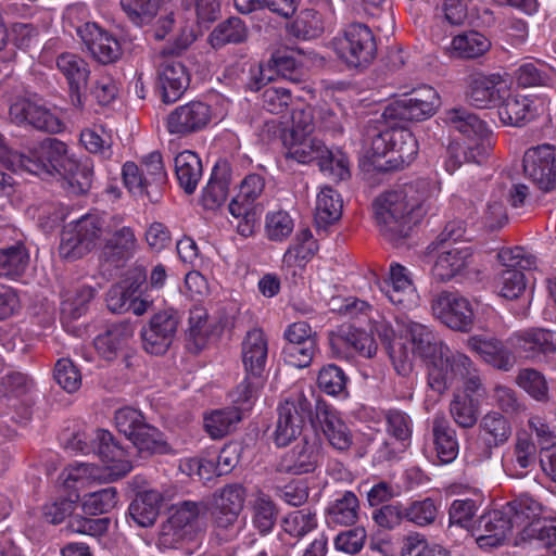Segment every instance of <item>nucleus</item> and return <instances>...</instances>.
<instances>
[{
  "label": "nucleus",
  "mask_w": 556,
  "mask_h": 556,
  "mask_svg": "<svg viewBox=\"0 0 556 556\" xmlns=\"http://www.w3.org/2000/svg\"><path fill=\"white\" fill-rule=\"evenodd\" d=\"M440 192L438 180L419 178L379 195L374 207L380 233L391 242L407 237L412 227L427 213L429 201Z\"/></svg>",
  "instance_id": "f257e3e1"
},
{
  "label": "nucleus",
  "mask_w": 556,
  "mask_h": 556,
  "mask_svg": "<svg viewBox=\"0 0 556 556\" xmlns=\"http://www.w3.org/2000/svg\"><path fill=\"white\" fill-rule=\"evenodd\" d=\"M397 324L402 336L412 345V354L428 361V384L433 391L443 393L455 379L469 372L470 358L451 351L428 326L407 317L397 319Z\"/></svg>",
  "instance_id": "f03ea898"
},
{
  "label": "nucleus",
  "mask_w": 556,
  "mask_h": 556,
  "mask_svg": "<svg viewBox=\"0 0 556 556\" xmlns=\"http://www.w3.org/2000/svg\"><path fill=\"white\" fill-rule=\"evenodd\" d=\"M443 122L465 136V156L477 164L482 163L494 146L493 134L476 114L464 108H453L444 112Z\"/></svg>",
  "instance_id": "7ed1b4c3"
},
{
  "label": "nucleus",
  "mask_w": 556,
  "mask_h": 556,
  "mask_svg": "<svg viewBox=\"0 0 556 556\" xmlns=\"http://www.w3.org/2000/svg\"><path fill=\"white\" fill-rule=\"evenodd\" d=\"M104 231V218L97 212L71 220L62 230L60 256L70 261L85 256L96 248Z\"/></svg>",
  "instance_id": "20e7f679"
},
{
  "label": "nucleus",
  "mask_w": 556,
  "mask_h": 556,
  "mask_svg": "<svg viewBox=\"0 0 556 556\" xmlns=\"http://www.w3.org/2000/svg\"><path fill=\"white\" fill-rule=\"evenodd\" d=\"M330 47L336 55L350 67L368 65L377 51L374 34L363 23L349 24L332 38Z\"/></svg>",
  "instance_id": "39448f33"
},
{
  "label": "nucleus",
  "mask_w": 556,
  "mask_h": 556,
  "mask_svg": "<svg viewBox=\"0 0 556 556\" xmlns=\"http://www.w3.org/2000/svg\"><path fill=\"white\" fill-rule=\"evenodd\" d=\"M371 149L377 156L390 154L388 163L393 169H402L409 165L418 153V143L407 129H388L377 135L371 142Z\"/></svg>",
  "instance_id": "423d86ee"
},
{
  "label": "nucleus",
  "mask_w": 556,
  "mask_h": 556,
  "mask_svg": "<svg viewBox=\"0 0 556 556\" xmlns=\"http://www.w3.org/2000/svg\"><path fill=\"white\" fill-rule=\"evenodd\" d=\"M312 404L302 391L292 392L278 408V420L274 441L286 446L302 431L305 419L311 415Z\"/></svg>",
  "instance_id": "0eeeda50"
},
{
  "label": "nucleus",
  "mask_w": 556,
  "mask_h": 556,
  "mask_svg": "<svg viewBox=\"0 0 556 556\" xmlns=\"http://www.w3.org/2000/svg\"><path fill=\"white\" fill-rule=\"evenodd\" d=\"M431 309L437 319L453 330L468 332L473 326V305L458 293H439L431 302Z\"/></svg>",
  "instance_id": "6e6552de"
},
{
  "label": "nucleus",
  "mask_w": 556,
  "mask_h": 556,
  "mask_svg": "<svg viewBox=\"0 0 556 556\" xmlns=\"http://www.w3.org/2000/svg\"><path fill=\"white\" fill-rule=\"evenodd\" d=\"M92 440L97 442L94 452L103 463L101 471L105 475L104 479L117 480L132 469L129 452L115 442L111 432L98 429Z\"/></svg>",
  "instance_id": "1a4fd4ad"
},
{
  "label": "nucleus",
  "mask_w": 556,
  "mask_h": 556,
  "mask_svg": "<svg viewBox=\"0 0 556 556\" xmlns=\"http://www.w3.org/2000/svg\"><path fill=\"white\" fill-rule=\"evenodd\" d=\"M507 343L526 359L536 361L556 352V331L536 327L521 329L514 331Z\"/></svg>",
  "instance_id": "9d476101"
},
{
  "label": "nucleus",
  "mask_w": 556,
  "mask_h": 556,
  "mask_svg": "<svg viewBox=\"0 0 556 556\" xmlns=\"http://www.w3.org/2000/svg\"><path fill=\"white\" fill-rule=\"evenodd\" d=\"M523 170L541 190L549 191L556 185V150L551 144L530 148L523 156Z\"/></svg>",
  "instance_id": "9b49d317"
},
{
  "label": "nucleus",
  "mask_w": 556,
  "mask_h": 556,
  "mask_svg": "<svg viewBox=\"0 0 556 556\" xmlns=\"http://www.w3.org/2000/svg\"><path fill=\"white\" fill-rule=\"evenodd\" d=\"M440 105L441 99L437 90L430 86H424L414 90L409 97L396 101L394 106L388 108L384 115L422 121L434 115Z\"/></svg>",
  "instance_id": "f8f14e48"
},
{
  "label": "nucleus",
  "mask_w": 556,
  "mask_h": 556,
  "mask_svg": "<svg viewBox=\"0 0 556 556\" xmlns=\"http://www.w3.org/2000/svg\"><path fill=\"white\" fill-rule=\"evenodd\" d=\"M18 163L34 174H39L42 169L47 173L55 172L63 175L65 170H71L73 166H76L75 157L68 153L67 146L54 138L41 142L37 163L29 159H20Z\"/></svg>",
  "instance_id": "ddd939ff"
},
{
  "label": "nucleus",
  "mask_w": 556,
  "mask_h": 556,
  "mask_svg": "<svg viewBox=\"0 0 556 556\" xmlns=\"http://www.w3.org/2000/svg\"><path fill=\"white\" fill-rule=\"evenodd\" d=\"M329 344L333 355L340 358H350L355 353L369 358L377 352L372 334L352 326H342L331 332Z\"/></svg>",
  "instance_id": "4468645a"
},
{
  "label": "nucleus",
  "mask_w": 556,
  "mask_h": 556,
  "mask_svg": "<svg viewBox=\"0 0 556 556\" xmlns=\"http://www.w3.org/2000/svg\"><path fill=\"white\" fill-rule=\"evenodd\" d=\"M10 117L17 125L27 124L38 130L51 134H58L64 129V123L59 116L27 99H20L11 104Z\"/></svg>",
  "instance_id": "2eb2a0df"
},
{
  "label": "nucleus",
  "mask_w": 556,
  "mask_h": 556,
  "mask_svg": "<svg viewBox=\"0 0 556 556\" xmlns=\"http://www.w3.org/2000/svg\"><path fill=\"white\" fill-rule=\"evenodd\" d=\"M181 8L188 16L184 17L185 25L181 27L179 37L176 38V50L186 49L201 34L200 24L211 23L220 14L219 0H197L194 13L187 1H181Z\"/></svg>",
  "instance_id": "dca6fc26"
},
{
  "label": "nucleus",
  "mask_w": 556,
  "mask_h": 556,
  "mask_svg": "<svg viewBox=\"0 0 556 556\" xmlns=\"http://www.w3.org/2000/svg\"><path fill=\"white\" fill-rule=\"evenodd\" d=\"M381 291L393 305L402 309H410L418 305L419 295L412 274L401 264L390 265L389 278L384 280Z\"/></svg>",
  "instance_id": "f3484780"
},
{
  "label": "nucleus",
  "mask_w": 556,
  "mask_h": 556,
  "mask_svg": "<svg viewBox=\"0 0 556 556\" xmlns=\"http://www.w3.org/2000/svg\"><path fill=\"white\" fill-rule=\"evenodd\" d=\"M513 530L514 526L504 506L483 514L472 531V536L480 548L486 549L502 545Z\"/></svg>",
  "instance_id": "a211bd4d"
},
{
  "label": "nucleus",
  "mask_w": 556,
  "mask_h": 556,
  "mask_svg": "<svg viewBox=\"0 0 556 556\" xmlns=\"http://www.w3.org/2000/svg\"><path fill=\"white\" fill-rule=\"evenodd\" d=\"M544 101L529 96L507 93L498 103V117L506 126H521L544 111Z\"/></svg>",
  "instance_id": "6ab92c4d"
},
{
  "label": "nucleus",
  "mask_w": 556,
  "mask_h": 556,
  "mask_svg": "<svg viewBox=\"0 0 556 556\" xmlns=\"http://www.w3.org/2000/svg\"><path fill=\"white\" fill-rule=\"evenodd\" d=\"M75 28L88 51L100 63H112L119 58L121 46L117 39L96 23L87 22Z\"/></svg>",
  "instance_id": "aec40b11"
},
{
  "label": "nucleus",
  "mask_w": 556,
  "mask_h": 556,
  "mask_svg": "<svg viewBox=\"0 0 556 556\" xmlns=\"http://www.w3.org/2000/svg\"><path fill=\"white\" fill-rule=\"evenodd\" d=\"M536 445L527 430H519L510 451L503 456V468L511 478H523L534 466Z\"/></svg>",
  "instance_id": "412c9836"
},
{
  "label": "nucleus",
  "mask_w": 556,
  "mask_h": 556,
  "mask_svg": "<svg viewBox=\"0 0 556 556\" xmlns=\"http://www.w3.org/2000/svg\"><path fill=\"white\" fill-rule=\"evenodd\" d=\"M333 15L334 12L330 3H326L319 9H304L291 23L290 33L304 40L317 38L333 25Z\"/></svg>",
  "instance_id": "4be33fe9"
},
{
  "label": "nucleus",
  "mask_w": 556,
  "mask_h": 556,
  "mask_svg": "<svg viewBox=\"0 0 556 556\" xmlns=\"http://www.w3.org/2000/svg\"><path fill=\"white\" fill-rule=\"evenodd\" d=\"M467 346L496 369L509 371L516 364L515 354L494 337L471 336L467 339Z\"/></svg>",
  "instance_id": "5701e85b"
},
{
  "label": "nucleus",
  "mask_w": 556,
  "mask_h": 556,
  "mask_svg": "<svg viewBox=\"0 0 556 556\" xmlns=\"http://www.w3.org/2000/svg\"><path fill=\"white\" fill-rule=\"evenodd\" d=\"M506 93L507 84L498 74H476L470 79L468 97L477 108L496 105Z\"/></svg>",
  "instance_id": "b1692460"
},
{
  "label": "nucleus",
  "mask_w": 556,
  "mask_h": 556,
  "mask_svg": "<svg viewBox=\"0 0 556 556\" xmlns=\"http://www.w3.org/2000/svg\"><path fill=\"white\" fill-rule=\"evenodd\" d=\"M223 329L220 321L208 318L205 308L194 306L189 316L188 350L192 353L200 352L211 338L220 336Z\"/></svg>",
  "instance_id": "393cba45"
},
{
  "label": "nucleus",
  "mask_w": 556,
  "mask_h": 556,
  "mask_svg": "<svg viewBox=\"0 0 556 556\" xmlns=\"http://www.w3.org/2000/svg\"><path fill=\"white\" fill-rule=\"evenodd\" d=\"M148 353L164 354L174 342V317L170 312L155 314L141 333Z\"/></svg>",
  "instance_id": "a878e982"
},
{
  "label": "nucleus",
  "mask_w": 556,
  "mask_h": 556,
  "mask_svg": "<svg viewBox=\"0 0 556 556\" xmlns=\"http://www.w3.org/2000/svg\"><path fill=\"white\" fill-rule=\"evenodd\" d=\"M471 251L464 247L442 248L438 251L431 273L438 281L446 282L464 274L469 265Z\"/></svg>",
  "instance_id": "bb28decb"
},
{
  "label": "nucleus",
  "mask_w": 556,
  "mask_h": 556,
  "mask_svg": "<svg viewBox=\"0 0 556 556\" xmlns=\"http://www.w3.org/2000/svg\"><path fill=\"white\" fill-rule=\"evenodd\" d=\"M268 355V342L264 331L253 328L247 332L241 344L242 363L247 374L262 377Z\"/></svg>",
  "instance_id": "cd10ccee"
},
{
  "label": "nucleus",
  "mask_w": 556,
  "mask_h": 556,
  "mask_svg": "<svg viewBox=\"0 0 556 556\" xmlns=\"http://www.w3.org/2000/svg\"><path fill=\"white\" fill-rule=\"evenodd\" d=\"M56 67L67 80L73 105H81V90L87 86L89 68L86 61L71 52L61 53L56 58Z\"/></svg>",
  "instance_id": "c85d7f7f"
},
{
  "label": "nucleus",
  "mask_w": 556,
  "mask_h": 556,
  "mask_svg": "<svg viewBox=\"0 0 556 556\" xmlns=\"http://www.w3.org/2000/svg\"><path fill=\"white\" fill-rule=\"evenodd\" d=\"M318 462L319 448L317 444L304 440L281 457L278 471L289 475L308 473L316 469Z\"/></svg>",
  "instance_id": "c756f323"
},
{
  "label": "nucleus",
  "mask_w": 556,
  "mask_h": 556,
  "mask_svg": "<svg viewBox=\"0 0 556 556\" xmlns=\"http://www.w3.org/2000/svg\"><path fill=\"white\" fill-rule=\"evenodd\" d=\"M206 508L200 503L185 501L176 506V543L187 541L197 546Z\"/></svg>",
  "instance_id": "7c9ffc66"
},
{
  "label": "nucleus",
  "mask_w": 556,
  "mask_h": 556,
  "mask_svg": "<svg viewBox=\"0 0 556 556\" xmlns=\"http://www.w3.org/2000/svg\"><path fill=\"white\" fill-rule=\"evenodd\" d=\"M138 242L134 230L123 226L105 240L101 257L118 267L136 252Z\"/></svg>",
  "instance_id": "2f4dec72"
},
{
  "label": "nucleus",
  "mask_w": 556,
  "mask_h": 556,
  "mask_svg": "<svg viewBox=\"0 0 556 556\" xmlns=\"http://www.w3.org/2000/svg\"><path fill=\"white\" fill-rule=\"evenodd\" d=\"M432 442L437 460L440 464H450L457 457L459 445L456 432L443 415L433 417Z\"/></svg>",
  "instance_id": "473e14b6"
},
{
  "label": "nucleus",
  "mask_w": 556,
  "mask_h": 556,
  "mask_svg": "<svg viewBox=\"0 0 556 556\" xmlns=\"http://www.w3.org/2000/svg\"><path fill=\"white\" fill-rule=\"evenodd\" d=\"M134 331V326L129 321L112 324L103 333L96 337L94 348L103 358L111 361L128 344Z\"/></svg>",
  "instance_id": "72a5a7b5"
},
{
  "label": "nucleus",
  "mask_w": 556,
  "mask_h": 556,
  "mask_svg": "<svg viewBox=\"0 0 556 556\" xmlns=\"http://www.w3.org/2000/svg\"><path fill=\"white\" fill-rule=\"evenodd\" d=\"M164 505V496L156 490L140 492L128 507L130 519L139 527L147 528L154 523Z\"/></svg>",
  "instance_id": "f704fd0d"
},
{
  "label": "nucleus",
  "mask_w": 556,
  "mask_h": 556,
  "mask_svg": "<svg viewBox=\"0 0 556 556\" xmlns=\"http://www.w3.org/2000/svg\"><path fill=\"white\" fill-rule=\"evenodd\" d=\"M287 149V157L307 164L320 160L327 153V147L312 135L282 136Z\"/></svg>",
  "instance_id": "c9c22d12"
},
{
  "label": "nucleus",
  "mask_w": 556,
  "mask_h": 556,
  "mask_svg": "<svg viewBox=\"0 0 556 556\" xmlns=\"http://www.w3.org/2000/svg\"><path fill=\"white\" fill-rule=\"evenodd\" d=\"M230 169L226 162L217 163L211 178L202 191L201 203L206 210L219 207L228 197Z\"/></svg>",
  "instance_id": "e433bc0d"
},
{
  "label": "nucleus",
  "mask_w": 556,
  "mask_h": 556,
  "mask_svg": "<svg viewBox=\"0 0 556 556\" xmlns=\"http://www.w3.org/2000/svg\"><path fill=\"white\" fill-rule=\"evenodd\" d=\"M321 429L331 446L339 451H346L352 442V433L342 420L339 413L332 408L325 407L318 412Z\"/></svg>",
  "instance_id": "4c0bfd02"
},
{
  "label": "nucleus",
  "mask_w": 556,
  "mask_h": 556,
  "mask_svg": "<svg viewBox=\"0 0 556 556\" xmlns=\"http://www.w3.org/2000/svg\"><path fill=\"white\" fill-rule=\"evenodd\" d=\"M514 529L520 534H526V528L532 520H540L543 511L542 505L529 494H521L505 505Z\"/></svg>",
  "instance_id": "58836bf2"
},
{
  "label": "nucleus",
  "mask_w": 556,
  "mask_h": 556,
  "mask_svg": "<svg viewBox=\"0 0 556 556\" xmlns=\"http://www.w3.org/2000/svg\"><path fill=\"white\" fill-rule=\"evenodd\" d=\"M358 500L351 491H344L331 501L326 509V521L332 526H351L358 517Z\"/></svg>",
  "instance_id": "ea45409f"
},
{
  "label": "nucleus",
  "mask_w": 556,
  "mask_h": 556,
  "mask_svg": "<svg viewBox=\"0 0 556 556\" xmlns=\"http://www.w3.org/2000/svg\"><path fill=\"white\" fill-rule=\"evenodd\" d=\"M104 477L105 475L101 471V468L97 466L74 463L64 468L60 475V480L66 490L77 492L96 481H109Z\"/></svg>",
  "instance_id": "a19ab883"
},
{
  "label": "nucleus",
  "mask_w": 556,
  "mask_h": 556,
  "mask_svg": "<svg viewBox=\"0 0 556 556\" xmlns=\"http://www.w3.org/2000/svg\"><path fill=\"white\" fill-rule=\"evenodd\" d=\"M211 118L208 105L191 101L176 110V134H189L205 127Z\"/></svg>",
  "instance_id": "79ce46f5"
},
{
  "label": "nucleus",
  "mask_w": 556,
  "mask_h": 556,
  "mask_svg": "<svg viewBox=\"0 0 556 556\" xmlns=\"http://www.w3.org/2000/svg\"><path fill=\"white\" fill-rule=\"evenodd\" d=\"M212 540L217 544L228 543L238 538L245 527V519L233 511H220L211 509Z\"/></svg>",
  "instance_id": "37998d69"
},
{
  "label": "nucleus",
  "mask_w": 556,
  "mask_h": 556,
  "mask_svg": "<svg viewBox=\"0 0 556 556\" xmlns=\"http://www.w3.org/2000/svg\"><path fill=\"white\" fill-rule=\"evenodd\" d=\"M490 48V39L472 30L453 37L448 50L456 58L476 59L488 52Z\"/></svg>",
  "instance_id": "c03bdc74"
},
{
  "label": "nucleus",
  "mask_w": 556,
  "mask_h": 556,
  "mask_svg": "<svg viewBox=\"0 0 556 556\" xmlns=\"http://www.w3.org/2000/svg\"><path fill=\"white\" fill-rule=\"evenodd\" d=\"M202 177V163L192 151L186 150L176 155V178L186 193L191 194Z\"/></svg>",
  "instance_id": "a18cd8bd"
},
{
  "label": "nucleus",
  "mask_w": 556,
  "mask_h": 556,
  "mask_svg": "<svg viewBox=\"0 0 556 556\" xmlns=\"http://www.w3.org/2000/svg\"><path fill=\"white\" fill-rule=\"evenodd\" d=\"M521 87L551 86L556 81V72L540 60L522 63L514 74Z\"/></svg>",
  "instance_id": "49530a36"
},
{
  "label": "nucleus",
  "mask_w": 556,
  "mask_h": 556,
  "mask_svg": "<svg viewBox=\"0 0 556 556\" xmlns=\"http://www.w3.org/2000/svg\"><path fill=\"white\" fill-rule=\"evenodd\" d=\"M278 509L267 494L258 492L251 501V522L261 535L270 533L277 521Z\"/></svg>",
  "instance_id": "de8ad7c7"
},
{
  "label": "nucleus",
  "mask_w": 556,
  "mask_h": 556,
  "mask_svg": "<svg viewBox=\"0 0 556 556\" xmlns=\"http://www.w3.org/2000/svg\"><path fill=\"white\" fill-rule=\"evenodd\" d=\"M480 431L489 448L505 444L511 435L509 420L498 412L485 414L480 421Z\"/></svg>",
  "instance_id": "09e8293b"
},
{
  "label": "nucleus",
  "mask_w": 556,
  "mask_h": 556,
  "mask_svg": "<svg viewBox=\"0 0 556 556\" xmlns=\"http://www.w3.org/2000/svg\"><path fill=\"white\" fill-rule=\"evenodd\" d=\"M342 199L331 187L320 189L316 199L315 219L319 226H327L339 220L342 215Z\"/></svg>",
  "instance_id": "8fccbe9b"
},
{
  "label": "nucleus",
  "mask_w": 556,
  "mask_h": 556,
  "mask_svg": "<svg viewBox=\"0 0 556 556\" xmlns=\"http://www.w3.org/2000/svg\"><path fill=\"white\" fill-rule=\"evenodd\" d=\"M29 265V252L18 242L0 249V276L16 278L22 276Z\"/></svg>",
  "instance_id": "3c124183"
},
{
  "label": "nucleus",
  "mask_w": 556,
  "mask_h": 556,
  "mask_svg": "<svg viewBox=\"0 0 556 556\" xmlns=\"http://www.w3.org/2000/svg\"><path fill=\"white\" fill-rule=\"evenodd\" d=\"M94 296V290L86 285H74L62 293V314L72 319L85 314L88 303Z\"/></svg>",
  "instance_id": "603ef678"
},
{
  "label": "nucleus",
  "mask_w": 556,
  "mask_h": 556,
  "mask_svg": "<svg viewBox=\"0 0 556 556\" xmlns=\"http://www.w3.org/2000/svg\"><path fill=\"white\" fill-rule=\"evenodd\" d=\"M170 0H121L128 20L138 27L150 25L160 9Z\"/></svg>",
  "instance_id": "864d4df0"
},
{
  "label": "nucleus",
  "mask_w": 556,
  "mask_h": 556,
  "mask_svg": "<svg viewBox=\"0 0 556 556\" xmlns=\"http://www.w3.org/2000/svg\"><path fill=\"white\" fill-rule=\"evenodd\" d=\"M248 37V28L238 17H230L219 23L208 36L213 48H220L228 43H240Z\"/></svg>",
  "instance_id": "5fc2aeb1"
},
{
  "label": "nucleus",
  "mask_w": 556,
  "mask_h": 556,
  "mask_svg": "<svg viewBox=\"0 0 556 556\" xmlns=\"http://www.w3.org/2000/svg\"><path fill=\"white\" fill-rule=\"evenodd\" d=\"M317 243L313 238L311 230H300L293 243L283 254V264L288 267L301 266L307 262L316 252Z\"/></svg>",
  "instance_id": "6e6d98bb"
},
{
  "label": "nucleus",
  "mask_w": 556,
  "mask_h": 556,
  "mask_svg": "<svg viewBox=\"0 0 556 556\" xmlns=\"http://www.w3.org/2000/svg\"><path fill=\"white\" fill-rule=\"evenodd\" d=\"M238 407L214 410L204 418V427L213 439H219L235 429L241 420Z\"/></svg>",
  "instance_id": "4d7b16f0"
},
{
  "label": "nucleus",
  "mask_w": 556,
  "mask_h": 556,
  "mask_svg": "<svg viewBox=\"0 0 556 556\" xmlns=\"http://www.w3.org/2000/svg\"><path fill=\"white\" fill-rule=\"evenodd\" d=\"M118 496L114 486H108L81 498V509L86 515L97 516L110 513L117 505Z\"/></svg>",
  "instance_id": "13d9d810"
},
{
  "label": "nucleus",
  "mask_w": 556,
  "mask_h": 556,
  "mask_svg": "<svg viewBox=\"0 0 556 556\" xmlns=\"http://www.w3.org/2000/svg\"><path fill=\"white\" fill-rule=\"evenodd\" d=\"M479 404L467 393H457L450 404L454 421L462 428H471L478 420Z\"/></svg>",
  "instance_id": "bf43d9fd"
},
{
  "label": "nucleus",
  "mask_w": 556,
  "mask_h": 556,
  "mask_svg": "<svg viewBox=\"0 0 556 556\" xmlns=\"http://www.w3.org/2000/svg\"><path fill=\"white\" fill-rule=\"evenodd\" d=\"M245 500V490L240 484H228L213 495L212 509L233 511L240 515Z\"/></svg>",
  "instance_id": "052dcab7"
},
{
  "label": "nucleus",
  "mask_w": 556,
  "mask_h": 556,
  "mask_svg": "<svg viewBox=\"0 0 556 556\" xmlns=\"http://www.w3.org/2000/svg\"><path fill=\"white\" fill-rule=\"evenodd\" d=\"M80 142L90 153L110 157L112 154V134L102 125L86 128L80 134Z\"/></svg>",
  "instance_id": "680f3d73"
},
{
  "label": "nucleus",
  "mask_w": 556,
  "mask_h": 556,
  "mask_svg": "<svg viewBox=\"0 0 556 556\" xmlns=\"http://www.w3.org/2000/svg\"><path fill=\"white\" fill-rule=\"evenodd\" d=\"M316 527V513L311 508H302L291 511L282 519L283 530L295 538H302L306 535Z\"/></svg>",
  "instance_id": "e2e57ef3"
},
{
  "label": "nucleus",
  "mask_w": 556,
  "mask_h": 556,
  "mask_svg": "<svg viewBox=\"0 0 556 556\" xmlns=\"http://www.w3.org/2000/svg\"><path fill=\"white\" fill-rule=\"evenodd\" d=\"M348 378L343 370L336 365L324 366L318 374V388L328 395L340 396L346 393Z\"/></svg>",
  "instance_id": "0e129e2a"
},
{
  "label": "nucleus",
  "mask_w": 556,
  "mask_h": 556,
  "mask_svg": "<svg viewBox=\"0 0 556 556\" xmlns=\"http://www.w3.org/2000/svg\"><path fill=\"white\" fill-rule=\"evenodd\" d=\"M294 222L286 211L268 212L265 217V232L269 240L281 242L293 231Z\"/></svg>",
  "instance_id": "69168bd1"
},
{
  "label": "nucleus",
  "mask_w": 556,
  "mask_h": 556,
  "mask_svg": "<svg viewBox=\"0 0 556 556\" xmlns=\"http://www.w3.org/2000/svg\"><path fill=\"white\" fill-rule=\"evenodd\" d=\"M129 441L140 452L163 453L166 451L163 434L155 427L148 424L141 426V429H138Z\"/></svg>",
  "instance_id": "338daca9"
},
{
  "label": "nucleus",
  "mask_w": 556,
  "mask_h": 556,
  "mask_svg": "<svg viewBox=\"0 0 556 556\" xmlns=\"http://www.w3.org/2000/svg\"><path fill=\"white\" fill-rule=\"evenodd\" d=\"M516 382L533 399L538 401L547 400V382L540 371L532 368L521 369L516 378Z\"/></svg>",
  "instance_id": "774afa93"
}]
</instances>
